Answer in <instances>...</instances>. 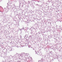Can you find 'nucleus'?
<instances>
[{"mask_svg": "<svg viewBox=\"0 0 62 62\" xmlns=\"http://www.w3.org/2000/svg\"><path fill=\"white\" fill-rule=\"evenodd\" d=\"M23 55L22 56V57H23Z\"/></svg>", "mask_w": 62, "mask_h": 62, "instance_id": "obj_1", "label": "nucleus"}]
</instances>
